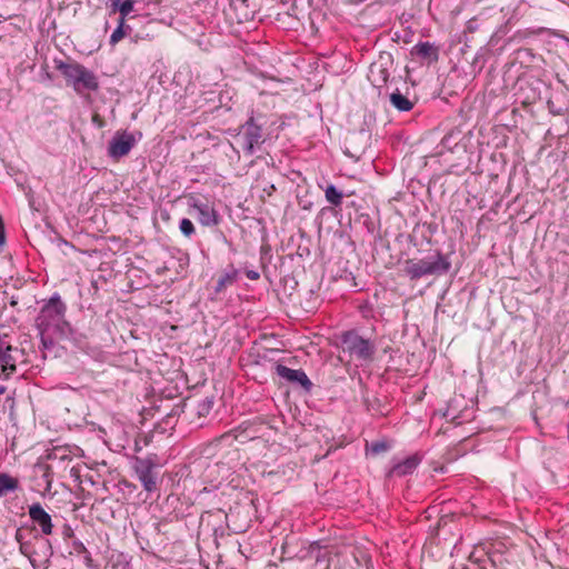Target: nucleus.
<instances>
[{
	"label": "nucleus",
	"mask_w": 569,
	"mask_h": 569,
	"mask_svg": "<svg viewBox=\"0 0 569 569\" xmlns=\"http://www.w3.org/2000/svg\"><path fill=\"white\" fill-rule=\"evenodd\" d=\"M343 352L360 361H371L376 352V346L370 339L361 337L356 330H349L341 335Z\"/></svg>",
	"instance_id": "39448f33"
},
{
	"label": "nucleus",
	"mask_w": 569,
	"mask_h": 569,
	"mask_svg": "<svg viewBox=\"0 0 569 569\" xmlns=\"http://www.w3.org/2000/svg\"><path fill=\"white\" fill-rule=\"evenodd\" d=\"M390 102L399 111H410L413 108V102L398 89L390 94Z\"/></svg>",
	"instance_id": "6ab92c4d"
},
{
	"label": "nucleus",
	"mask_w": 569,
	"mask_h": 569,
	"mask_svg": "<svg viewBox=\"0 0 569 569\" xmlns=\"http://www.w3.org/2000/svg\"><path fill=\"white\" fill-rule=\"evenodd\" d=\"M18 353L19 350L17 348H12L11 346H7L4 350L0 351V362L2 365V371L10 375L16 371V361L17 358L13 355Z\"/></svg>",
	"instance_id": "dca6fc26"
},
{
	"label": "nucleus",
	"mask_w": 569,
	"mask_h": 569,
	"mask_svg": "<svg viewBox=\"0 0 569 569\" xmlns=\"http://www.w3.org/2000/svg\"><path fill=\"white\" fill-rule=\"evenodd\" d=\"M131 31H132V28L129 24H127L123 21V19H118V27L114 29V31L110 36V44L116 46L119 41H121Z\"/></svg>",
	"instance_id": "aec40b11"
},
{
	"label": "nucleus",
	"mask_w": 569,
	"mask_h": 569,
	"mask_svg": "<svg viewBox=\"0 0 569 569\" xmlns=\"http://www.w3.org/2000/svg\"><path fill=\"white\" fill-rule=\"evenodd\" d=\"M213 405H214V401L212 398L207 397V398L200 400L197 406V413L200 417H206L212 410Z\"/></svg>",
	"instance_id": "4be33fe9"
},
{
	"label": "nucleus",
	"mask_w": 569,
	"mask_h": 569,
	"mask_svg": "<svg viewBox=\"0 0 569 569\" xmlns=\"http://www.w3.org/2000/svg\"><path fill=\"white\" fill-rule=\"evenodd\" d=\"M158 467L156 456H148L144 458L136 457L134 459V472L143 489L149 493L158 491Z\"/></svg>",
	"instance_id": "423d86ee"
},
{
	"label": "nucleus",
	"mask_w": 569,
	"mask_h": 569,
	"mask_svg": "<svg viewBox=\"0 0 569 569\" xmlns=\"http://www.w3.org/2000/svg\"><path fill=\"white\" fill-rule=\"evenodd\" d=\"M326 200L335 207L342 204L343 193L338 190L333 184L327 186L325 189Z\"/></svg>",
	"instance_id": "412c9836"
},
{
	"label": "nucleus",
	"mask_w": 569,
	"mask_h": 569,
	"mask_svg": "<svg viewBox=\"0 0 569 569\" xmlns=\"http://www.w3.org/2000/svg\"><path fill=\"white\" fill-rule=\"evenodd\" d=\"M134 136L128 131L117 132L108 146V154L112 159H120L127 156L136 146Z\"/></svg>",
	"instance_id": "9d476101"
},
{
	"label": "nucleus",
	"mask_w": 569,
	"mask_h": 569,
	"mask_svg": "<svg viewBox=\"0 0 569 569\" xmlns=\"http://www.w3.org/2000/svg\"><path fill=\"white\" fill-rule=\"evenodd\" d=\"M246 276L250 280H258L260 278V273L256 270H247Z\"/></svg>",
	"instance_id": "7c9ffc66"
},
{
	"label": "nucleus",
	"mask_w": 569,
	"mask_h": 569,
	"mask_svg": "<svg viewBox=\"0 0 569 569\" xmlns=\"http://www.w3.org/2000/svg\"><path fill=\"white\" fill-rule=\"evenodd\" d=\"M451 269V261L448 254L435 250L431 254L417 259L410 258L403 262V273L416 281L429 276H443Z\"/></svg>",
	"instance_id": "f03ea898"
},
{
	"label": "nucleus",
	"mask_w": 569,
	"mask_h": 569,
	"mask_svg": "<svg viewBox=\"0 0 569 569\" xmlns=\"http://www.w3.org/2000/svg\"><path fill=\"white\" fill-rule=\"evenodd\" d=\"M29 518L34 529H38L43 537L53 533L54 525L51 515L42 507L40 502H33L28 508Z\"/></svg>",
	"instance_id": "1a4fd4ad"
},
{
	"label": "nucleus",
	"mask_w": 569,
	"mask_h": 569,
	"mask_svg": "<svg viewBox=\"0 0 569 569\" xmlns=\"http://www.w3.org/2000/svg\"><path fill=\"white\" fill-rule=\"evenodd\" d=\"M237 435H236V430H230L228 432H224L223 435H221L220 437L216 438L214 441L216 442H222V441H226L230 438L232 439H237Z\"/></svg>",
	"instance_id": "c85d7f7f"
},
{
	"label": "nucleus",
	"mask_w": 569,
	"mask_h": 569,
	"mask_svg": "<svg viewBox=\"0 0 569 569\" xmlns=\"http://www.w3.org/2000/svg\"><path fill=\"white\" fill-rule=\"evenodd\" d=\"M4 392H6V387L0 386V396L3 395Z\"/></svg>",
	"instance_id": "72a5a7b5"
},
{
	"label": "nucleus",
	"mask_w": 569,
	"mask_h": 569,
	"mask_svg": "<svg viewBox=\"0 0 569 569\" xmlns=\"http://www.w3.org/2000/svg\"><path fill=\"white\" fill-rule=\"evenodd\" d=\"M389 449V445L385 441H376L371 443L370 450L375 455H379Z\"/></svg>",
	"instance_id": "a878e982"
},
{
	"label": "nucleus",
	"mask_w": 569,
	"mask_h": 569,
	"mask_svg": "<svg viewBox=\"0 0 569 569\" xmlns=\"http://www.w3.org/2000/svg\"><path fill=\"white\" fill-rule=\"evenodd\" d=\"M264 124V116L252 112L247 121L239 127L238 136L241 138L242 149L247 156H252L257 148L264 142L262 130Z\"/></svg>",
	"instance_id": "20e7f679"
},
{
	"label": "nucleus",
	"mask_w": 569,
	"mask_h": 569,
	"mask_svg": "<svg viewBox=\"0 0 569 569\" xmlns=\"http://www.w3.org/2000/svg\"><path fill=\"white\" fill-rule=\"evenodd\" d=\"M392 60L390 56L380 57L379 60L372 62L369 68L368 79L376 88H382L389 80Z\"/></svg>",
	"instance_id": "9b49d317"
},
{
	"label": "nucleus",
	"mask_w": 569,
	"mask_h": 569,
	"mask_svg": "<svg viewBox=\"0 0 569 569\" xmlns=\"http://www.w3.org/2000/svg\"><path fill=\"white\" fill-rule=\"evenodd\" d=\"M189 207L194 209L198 213L197 219L200 224L204 227H214L220 223V216L214 209L213 204L208 200H201L197 197H189Z\"/></svg>",
	"instance_id": "6e6552de"
},
{
	"label": "nucleus",
	"mask_w": 569,
	"mask_h": 569,
	"mask_svg": "<svg viewBox=\"0 0 569 569\" xmlns=\"http://www.w3.org/2000/svg\"><path fill=\"white\" fill-rule=\"evenodd\" d=\"M67 306L62 301L59 293H53L49 300H47L40 309L38 317L36 318V325L41 335V340L44 347L48 343L52 345V341L46 339V333L59 332L63 333L64 329L69 327L66 321Z\"/></svg>",
	"instance_id": "f257e3e1"
},
{
	"label": "nucleus",
	"mask_w": 569,
	"mask_h": 569,
	"mask_svg": "<svg viewBox=\"0 0 569 569\" xmlns=\"http://www.w3.org/2000/svg\"><path fill=\"white\" fill-rule=\"evenodd\" d=\"M239 278V270L234 268V266L230 264L223 273L218 278L216 287H214V293H221L224 291L228 287L233 286Z\"/></svg>",
	"instance_id": "2eb2a0df"
},
{
	"label": "nucleus",
	"mask_w": 569,
	"mask_h": 569,
	"mask_svg": "<svg viewBox=\"0 0 569 569\" xmlns=\"http://www.w3.org/2000/svg\"><path fill=\"white\" fill-rule=\"evenodd\" d=\"M37 470L42 473V478L46 481L44 492H50L52 486L51 468L48 465L37 466Z\"/></svg>",
	"instance_id": "5701e85b"
},
{
	"label": "nucleus",
	"mask_w": 569,
	"mask_h": 569,
	"mask_svg": "<svg viewBox=\"0 0 569 569\" xmlns=\"http://www.w3.org/2000/svg\"><path fill=\"white\" fill-rule=\"evenodd\" d=\"M83 560H84V563L88 568H91V569H96L97 568V565L94 563L90 552L88 551V553H83Z\"/></svg>",
	"instance_id": "c756f323"
},
{
	"label": "nucleus",
	"mask_w": 569,
	"mask_h": 569,
	"mask_svg": "<svg viewBox=\"0 0 569 569\" xmlns=\"http://www.w3.org/2000/svg\"><path fill=\"white\" fill-rule=\"evenodd\" d=\"M19 488V480L7 472L0 473V498Z\"/></svg>",
	"instance_id": "f3484780"
},
{
	"label": "nucleus",
	"mask_w": 569,
	"mask_h": 569,
	"mask_svg": "<svg viewBox=\"0 0 569 569\" xmlns=\"http://www.w3.org/2000/svg\"><path fill=\"white\" fill-rule=\"evenodd\" d=\"M411 54L422 59L428 60L429 62L438 61L439 53L438 48L430 42H418L411 49Z\"/></svg>",
	"instance_id": "4468645a"
},
{
	"label": "nucleus",
	"mask_w": 569,
	"mask_h": 569,
	"mask_svg": "<svg viewBox=\"0 0 569 569\" xmlns=\"http://www.w3.org/2000/svg\"><path fill=\"white\" fill-rule=\"evenodd\" d=\"M526 32L517 31V33L512 37V39H517L518 37H525Z\"/></svg>",
	"instance_id": "473e14b6"
},
{
	"label": "nucleus",
	"mask_w": 569,
	"mask_h": 569,
	"mask_svg": "<svg viewBox=\"0 0 569 569\" xmlns=\"http://www.w3.org/2000/svg\"><path fill=\"white\" fill-rule=\"evenodd\" d=\"M14 539L19 543V550L21 553L24 551L23 546L30 545V542L32 541V539L31 540L26 539V533L23 532V530L21 528H18L16 530Z\"/></svg>",
	"instance_id": "393cba45"
},
{
	"label": "nucleus",
	"mask_w": 569,
	"mask_h": 569,
	"mask_svg": "<svg viewBox=\"0 0 569 569\" xmlns=\"http://www.w3.org/2000/svg\"><path fill=\"white\" fill-rule=\"evenodd\" d=\"M56 68L64 77L68 86H71L79 96L86 91H97L99 81L93 71L78 62L56 61Z\"/></svg>",
	"instance_id": "7ed1b4c3"
},
{
	"label": "nucleus",
	"mask_w": 569,
	"mask_h": 569,
	"mask_svg": "<svg viewBox=\"0 0 569 569\" xmlns=\"http://www.w3.org/2000/svg\"><path fill=\"white\" fill-rule=\"evenodd\" d=\"M136 4V0H111V7L112 11H119V19H123L126 22V19L130 16V13L133 11Z\"/></svg>",
	"instance_id": "a211bd4d"
},
{
	"label": "nucleus",
	"mask_w": 569,
	"mask_h": 569,
	"mask_svg": "<svg viewBox=\"0 0 569 569\" xmlns=\"http://www.w3.org/2000/svg\"><path fill=\"white\" fill-rule=\"evenodd\" d=\"M276 373L287 382L299 385L305 391L309 392L312 389V382L301 369H291L281 363L274 366Z\"/></svg>",
	"instance_id": "f8f14e48"
},
{
	"label": "nucleus",
	"mask_w": 569,
	"mask_h": 569,
	"mask_svg": "<svg viewBox=\"0 0 569 569\" xmlns=\"http://www.w3.org/2000/svg\"><path fill=\"white\" fill-rule=\"evenodd\" d=\"M62 538L64 540L67 539H72L74 537V532H73V529L70 525L66 523L63 527H62Z\"/></svg>",
	"instance_id": "cd10ccee"
},
{
	"label": "nucleus",
	"mask_w": 569,
	"mask_h": 569,
	"mask_svg": "<svg viewBox=\"0 0 569 569\" xmlns=\"http://www.w3.org/2000/svg\"><path fill=\"white\" fill-rule=\"evenodd\" d=\"M421 462V457L418 453H413L402 461L395 463L388 471L387 476L392 477H405L411 475Z\"/></svg>",
	"instance_id": "ddd939ff"
},
{
	"label": "nucleus",
	"mask_w": 569,
	"mask_h": 569,
	"mask_svg": "<svg viewBox=\"0 0 569 569\" xmlns=\"http://www.w3.org/2000/svg\"><path fill=\"white\" fill-rule=\"evenodd\" d=\"M468 29H469L470 31H473V29H475V26H472V24H471V21H469Z\"/></svg>",
	"instance_id": "f704fd0d"
},
{
	"label": "nucleus",
	"mask_w": 569,
	"mask_h": 569,
	"mask_svg": "<svg viewBox=\"0 0 569 569\" xmlns=\"http://www.w3.org/2000/svg\"><path fill=\"white\" fill-rule=\"evenodd\" d=\"M72 550L77 555L88 553V549L86 548V546L80 540L77 539L72 541Z\"/></svg>",
	"instance_id": "bb28decb"
},
{
	"label": "nucleus",
	"mask_w": 569,
	"mask_h": 569,
	"mask_svg": "<svg viewBox=\"0 0 569 569\" xmlns=\"http://www.w3.org/2000/svg\"><path fill=\"white\" fill-rule=\"evenodd\" d=\"M22 555L27 557L34 569L47 568L53 555L49 539L34 536L30 545L23 546Z\"/></svg>",
	"instance_id": "0eeeda50"
},
{
	"label": "nucleus",
	"mask_w": 569,
	"mask_h": 569,
	"mask_svg": "<svg viewBox=\"0 0 569 569\" xmlns=\"http://www.w3.org/2000/svg\"><path fill=\"white\" fill-rule=\"evenodd\" d=\"M179 229L181 233L188 238H191L196 233V228L192 221L188 218H183L180 220Z\"/></svg>",
	"instance_id": "b1692460"
},
{
	"label": "nucleus",
	"mask_w": 569,
	"mask_h": 569,
	"mask_svg": "<svg viewBox=\"0 0 569 569\" xmlns=\"http://www.w3.org/2000/svg\"><path fill=\"white\" fill-rule=\"evenodd\" d=\"M450 411H451V409H450V408H448V410H447V412L445 413V416H446L447 418H450V419H452V420H456V419H457V416L451 415V412H450Z\"/></svg>",
	"instance_id": "2f4dec72"
}]
</instances>
